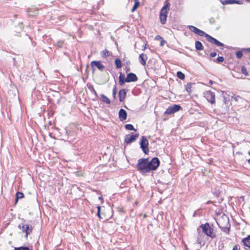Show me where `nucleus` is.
<instances>
[{"label": "nucleus", "mask_w": 250, "mask_h": 250, "mask_svg": "<svg viewBox=\"0 0 250 250\" xmlns=\"http://www.w3.org/2000/svg\"><path fill=\"white\" fill-rule=\"evenodd\" d=\"M205 37H206L208 41L212 43L215 44L218 46H223L224 45L223 43L219 42L216 39L213 38L208 34H206Z\"/></svg>", "instance_id": "nucleus-12"}, {"label": "nucleus", "mask_w": 250, "mask_h": 250, "mask_svg": "<svg viewBox=\"0 0 250 250\" xmlns=\"http://www.w3.org/2000/svg\"><path fill=\"white\" fill-rule=\"evenodd\" d=\"M240 250V248L239 247V246L237 245H235L232 249V250Z\"/></svg>", "instance_id": "nucleus-42"}, {"label": "nucleus", "mask_w": 250, "mask_h": 250, "mask_svg": "<svg viewBox=\"0 0 250 250\" xmlns=\"http://www.w3.org/2000/svg\"><path fill=\"white\" fill-rule=\"evenodd\" d=\"M248 50L250 52V47L248 49Z\"/></svg>", "instance_id": "nucleus-50"}, {"label": "nucleus", "mask_w": 250, "mask_h": 250, "mask_svg": "<svg viewBox=\"0 0 250 250\" xmlns=\"http://www.w3.org/2000/svg\"><path fill=\"white\" fill-rule=\"evenodd\" d=\"M18 227L23 232L25 233L26 237H27L28 235L32 232V227L29 225L21 223L19 225Z\"/></svg>", "instance_id": "nucleus-5"}, {"label": "nucleus", "mask_w": 250, "mask_h": 250, "mask_svg": "<svg viewBox=\"0 0 250 250\" xmlns=\"http://www.w3.org/2000/svg\"><path fill=\"white\" fill-rule=\"evenodd\" d=\"M115 64L117 68H121L122 67V62L119 58H117L115 60Z\"/></svg>", "instance_id": "nucleus-24"}, {"label": "nucleus", "mask_w": 250, "mask_h": 250, "mask_svg": "<svg viewBox=\"0 0 250 250\" xmlns=\"http://www.w3.org/2000/svg\"><path fill=\"white\" fill-rule=\"evenodd\" d=\"M167 17L164 15L163 14L160 13L159 19L160 22L162 24H166L167 20Z\"/></svg>", "instance_id": "nucleus-20"}, {"label": "nucleus", "mask_w": 250, "mask_h": 250, "mask_svg": "<svg viewBox=\"0 0 250 250\" xmlns=\"http://www.w3.org/2000/svg\"><path fill=\"white\" fill-rule=\"evenodd\" d=\"M101 55L103 58H107L110 56V53L108 50L104 49L101 52Z\"/></svg>", "instance_id": "nucleus-21"}, {"label": "nucleus", "mask_w": 250, "mask_h": 250, "mask_svg": "<svg viewBox=\"0 0 250 250\" xmlns=\"http://www.w3.org/2000/svg\"><path fill=\"white\" fill-rule=\"evenodd\" d=\"M126 78L125 79V76L121 73L119 77V83L120 85H123L126 82Z\"/></svg>", "instance_id": "nucleus-18"}, {"label": "nucleus", "mask_w": 250, "mask_h": 250, "mask_svg": "<svg viewBox=\"0 0 250 250\" xmlns=\"http://www.w3.org/2000/svg\"><path fill=\"white\" fill-rule=\"evenodd\" d=\"M135 205H138V202H137V201H136V202H135Z\"/></svg>", "instance_id": "nucleus-49"}, {"label": "nucleus", "mask_w": 250, "mask_h": 250, "mask_svg": "<svg viewBox=\"0 0 250 250\" xmlns=\"http://www.w3.org/2000/svg\"><path fill=\"white\" fill-rule=\"evenodd\" d=\"M241 72L245 75L246 76L249 75V73L247 70L246 68L244 66L241 67Z\"/></svg>", "instance_id": "nucleus-31"}, {"label": "nucleus", "mask_w": 250, "mask_h": 250, "mask_svg": "<svg viewBox=\"0 0 250 250\" xmlns=\"http://www.w3.org/2000/svg\"><path fill=\"white\" fill-rule=\"evenodd\" d=\"M203 232L205 234L211 238H214L216 237V234L214 232L213 229L212 228L208 223L202 224L200 226Z\"/></svg>", "instance_id": "nucleus-2"}, {"label": "nucleus", "mask_w": 250, "mask_h": 250, "mask_svg": "<svg viewBox=\"0 0 250 250\" xmlns=\"http://www.w3.org/2000/svg\"><path fill=\"white\" fill-rule=\"evenodd\" d=\"M140 5L139 1H135L134 4L131 9V12H134Z\"/></svg>", "instance_id": "nucleus-26"}, {"label": "nucleus", "mask_w": 250, "mask_h": 250, "mask_svg": "<svg viewBox=\"0 0 250 250\" xmlns=\"http://www.w3.org/2000/svg\"><path fill=\"white\" fill-rule=\"evenodd\" d=\"M61 44H62V42H58V47H60V48L61 47Z\"/></svg>", "instance_id": "nucleus-46"}, {"label": "nucleus", "mask_w": 250, "mask_h": 250, "mask_svg": "<svg viewBox=\"0 0 250 250\" xmlns=\"http://www.w3.org/2000/svg\"><path fill=\"white\" fill-rule=\"evenodd\" d=\"M125 128L127 130H129L136 131V129L134 128L133 125H132L131 124H126L125 125Z\"/></svg>", "instance_id": "nucleus-29"}, {"label": "nucleus", "mask_w": 250, "mask_h": 250, "mask_svg": "<svg viewBox=\"0 0 250 250\" xmlns=\"http://www.w3.org/2000/svg\"><path fill=\"white\" fill-rule=\"evenodd\" d=\"M243 245L247 247L250 248V235L244 238L242 241Z\"/></svg>", "instance_id": "nucleus-19"}, {"label": "nucleus", "mask_w": 250, "mask_h": 250, "mask_svg": "<svg viewBox=\"0 0 250 250\" xmlns=\"http://www.w3.org/2000/svg\"><path fill=\"white\" fill-rule=\"evenodd\" d=\"M170 3L168 2V1L166 0L165 4L161 9L160 13L163 14L164 15L167 17V14L170 10Z\"/></svg>", "instance_id": "nucleus-10"}, {"label": "nucleus", "mask_w": 250, "mask_h": 250, "mask_svg": "<svg viewBox=\"0 0 250 250\" xmlns=\"http://www.w3.org/2000/svg\"><path fill=\"white\" fill-rule=\"evenodd\" d=\"M220 2L224 5L232 4H240V1L237 0H220Z\"/></svg>", "instance_id": "nucleus-15"}, {"label": "nucleus", "mask_w": 250, "mask_h": 250, "mask_svg": "<svg viewBox=\"0 0 250 250\" xmlns=\"http://www.w3.org/2000/svg\"><path fill=\"white\" fill-rule=\"evenodd\" d=\"M88 89H89V90L92 93H93L95 95L97 96V92L95 90L94 87L93 85H90L88 86Z\"/></svg>", "instance_id": "nucleus-32"}, {"label": "nucleus", "mask_w": 250, "mask_h": 250, "mask_svg": "<svg viewBox=\"0 0 250 250\" xmlns=\"http://www.w3.org/2000/svg\"><path fill=\"white\" fill-rule=\"evenodd\" d=\"M134 1H139L138 0H134Z\"/></svg>", "instance_id": "nucleus-53"}, {"label": "nucleus", "mask_w": 250, "mask_h": 250, "mask_svg": "<svg viewBox=\"0 0 250 250\" xmlns=\"http://www.w3.org/2000/svg\"><path fill=\"white\" fill-rule=\"evenodd\" d=\"M224 61V58L223 57L220 56L218 57L216 59V62H222Z\"/></svg>", "instance_id": "nucleus-37"}, {"label": "nucleus", "mask_w": 250, "mask_h": 250, "mask_svg": "<svg viewBox=\"0 0 250 250\" xmlns=\"http://www.w3.org/2000/svg\"><path fill=\"white\" fill-rule=\"evenodd\" d=\"M181 109H182V107L180 105L178 104H174L172 106L168 107V108H167L165 111L164 114H172L179 111Z\"/></svg>", "instance_id": "nucleus-6"}, {"label": "nucleus", "mask_w": 250, "mask_h": 250, "mask_svg": "<svg viewBox=\"0 0 250 250\" xmlns=\"http://www.w3.org/2000/svg\"><path fill=\"white\" fill-rule=\"evenodd\" d=\"M127 117V113L123 109H121L119 111V118L121 121L126 120Z\"/></svg>", "instance_id": "nucleus-14"}, {"label": "nucleus", "mask_w": 250, "mask_h": 250, "mask_svg": "<svg viewBox=\"0 0 250 250\" xmlns=\"http://www.w3.org/2000/svg\"><path fill=\"white\" fill-rule=\"evenodd\" d=\"M212 203H213V202H212V201H208V202L206 203V204H212Z\"/></svg>", "instance_id": "nucleus-45"}, {"label": "nucleus", "mask_w": 250, "mask_h": 250, "mask_svg": "<svg viewBox=\"0 0 250 250\" xmlns=\"http://www.w3.org/2000/svg\"><path fill=\"white\" fill-rule=\"evenodd\" d=\"M24 197V194L21 192H18L16 193V203L18 202L19 199L22 198Z\"/></svg>", "instance_id": "nucleus-27"}, {"label": "nucleus", "mask_w": 250, "mask_h": 250, "mask_svg": "<svg viewBox=\"0 0 250 250\" xmlns=\"http://www.w3.org/2000/svg\"><path fill=\"white\" fill-rule=\"evenodd\" d=\"M101 97L102 100V101L107 104H110V101L108 97H107L106 96H105L104 94H101Z\"/></svg>", "instance_id": "nucleus-23"}, {"label": "nucleus", "mask_w": 250, "mask_h": 250, "mask_svg": "<svg viewBox=\"0 0 250 250\" xmlns=\"http://www.w3.org/2000/svg\"><path fill=\"white\" fill-rule=\"evenodd\" d=\"M14 250H30V249L28 247H15Z\"/></svg>", "instance_id": "nucleus-30"}, {"label": "nucleus", "mask_w": 250, "mask_h": 250, "mask_svg": "<svg viewBox=\"0 0 250 250\" xmlns=\"http://www.w3.org/2000/svg\"><path fill=\"white\" fill-rule=\"evenodd\" d=\"M116 93H117V88H116V87L115 86L113 88V90H112V95H113V96L114 98H115V97L116 96Z\"/></svg>", "instance_id": "nucleus-38"}, {"label": "nucleus", "mask_w": 250, "mask_h": 250, "mask_svg": "<svg viewBox=\"0 0 250 250\" xmlns=\"http://www.w3.org/2000/svg\"><path fill=\"white\" fill-rule=\"evenodd\" d=\"M248 162L250 165V159L248 160Z\"/></svg>", "instance_id": "nucleus-48"}, {"label": "nucleus", "mask_w": 250, "mask_h": 250, "mask_svg": "<svg viewBox=\"0 0 250 250\" xmlns=\"http://www.w3.org/2000/svg\"><path fill=\"white\" fill-rule=\"evenodd\" d=\"M117 210L118 212L120 213H125V210L124 208L122 206H119L117 208Z\"/></svg>", "instance_id": "nucleus-33"}, {"label": "nucleus", "mask_w": 250, "mask_h": 250, "mask_svg": "<svg viewBox=\"0 0 250 250\" xmlns=\"http://www.w3.org/2000/svg\"><path fill=\"white\" fill-rule=\"evenodd\" d=\"M192 87V83H188L186 85V90L189 94L191 92V88Z\"/></svg>", "instance_id": "nucleus-25"}, {"label": "nucleus", "mask_w": 250, "mask_h": 250, "mask_svg": "<svg viewBox=\"0 0 250 250\" xmlns=\"http://www.w3.org/2000/svg\"><path fill=\"white\" fill-rule=\"evenodd\" d=\"M140 147L143 150V152L147 154L149 152L148 149V141L146 136H142L141 138L140 142Z\"/></svg>", "instance_id": "nucleus-4"}, {"label": "nucleus", "mask_w": 250, "mask_h": 250, "mask_svg": "<svg viewBox=\"0 0 250 250\" xmlns=\"http://www.w3.org/2000/svg\"><path fill=\"white\" fill-rule=\"evenodd\" d=\"M209 83H210V84H212V83H213V82H212V81L210 80V81H209Z\"/></svg>", "instance_id": "nucleus-47"}, {"label": "nucleus", "mask_w": 250, "mask_h": 250, "mask_svg": "<svg viewBox=\"0 0 250 250\" xmlns=\"http://www.w3.org/2000/svg\"><path fill=\"white\" fill-rule=\"evenodd\" d=\"M99 199H102V197H100L99 198Z\"/></svg>", "instance_id": "nucleus-51"}, {"label": "nucleus", "mask_w": 250, "mask_h": 250, "mask_svg": "<svg viewBox=\"0 0 250 250\" xmlns=\"http://www.w3.org/2000/svg\"><path fill=\"white\" fill-rule=\"evenodd\" d=\"M125 70L126 72H127L130 70V68H129V67H126Z\"/></svg>", "instance_id": "nucleus-44"}, {"label": "nucleus", "mask_w": 250, "mask_h": 250, "mask_svg": "<svg viewBox=\"0 0 250 250\" xmlns=\"http://www.w3.org/2000/svg\"><path fill=\"white\" fill-rule=\"evenodd\" d=\"M231 97L232 99H233L236 102H238L240 100L242 99V98L240 96L235 95L234 94L233 96H232Z\"/></svg>", "instance_id": "nucleus-34"}, {"label": "nucleus", "mask_w": 250, "mask_h": 250, "mask_svg": "<svg viewBox=\"0 0 250 250\" xmlns=\"http://www.w3.org/2000/svg\"><path fill=\"white\" fill-rule=\"evenodd\" d=\"M98 211H97V215L99 217L101 218V215H100V210H101V207L98 206L97 207Z\"/></svg>", "instance_id": "nucleus-40"}, {"label": "nucleus", "mask_w": 250, "mask_h": 250, "mask_svg": "<svg viewBox=\"0 0 250 250\" xmlns=\"http://www.w3.org/2000/svg\"><path fill=\"white\" fill-rule=\"evenodd\" d=\"M138 80V77L135 74L133 73H129L126 76V83L135 82Z\"/></svg>", "instance_id": "nucleus-13"}, {"label": "nucleus", "mask_w": 250, "mask_h": 250, "mask_svg": "<svg viewBox=\"0 0 250 250\" xmlns=\"http://www.w3.org/2000/svg\"><path fill=\"white\" fill-rule=\"evenodd\" d=\"M155 40L161 41L163 38L160 35H158L155 37Z\"/></svg>", "instance_id": "nucleus-39"}, {"label": "nucleus", "mask_w": 250, "mask_h": 250, "mask_svg": "<svg viewBox=\"0 0 250 250\" xmlns=\"http://www.w3.org/2000/svg\"><path fill=\"white\" fill-rule=\"evenodd\" d=\"M195 48L197 50H203V46L202 43L199 41H196L195 42Z\"/></svg>", "instance_id": "nucleus-22"}, {"label": "nucleus", "mask_w": 250, "mask_h": 250, "mask_svg": "<svg viewBox=\"0 0 250 250\" xmlns=\"http://www.w3.org/2000/svg\"><path fill=\"white\" fill-rule=\"evenodd\" d=\"M126 96V91L125 89H123L120 90L119 92V100L122 102L125 98Z\"/></svg>", "instance_id": "nucleus-17"}, {"label": "nucleus", "mask_w": 250, "mask_h": 250, "mask_svg": "<svg viewBox=\"0 0 250 250\" xmlns=\"http://www.w3.org/2000/svg\"><path fill=\"white\" fill-rule=\"evenodd\" d=\"M216 52H211L210 54V56L211 57L213 58L216 56Z\"/></svg>", "instance_id": "nucleus-43"}, {"label": "nucleus", "mask_w": 250, "mask_h": 250, "mask_svg": "<svg viewBox=\"0 0 250 250\" xmlns=\"http://www.w3.org/2000/svg\"><path fill=\"white\" fill-rule=\"evenodd\" d=\"M166 41L163 39L161 41L160 45L161 46H163L166 44Z\"/></svg>", "instance_id": "nucleus-41"}, {"label": "nucleus", "mask_w": 250, "mask_h": 250, "mask_svg": "<svg viewBox=\"0 0 250 250\" xmlns=\"http://www.w3.org/2000/svg\"><path fill=\"white\" fill-rule=\"evenodd\" d=\"M90 65L93 71L95 70V67L101 71H103L105 68L100 61H93L91 62Z\"/></svg>", "instance_id": "nucleus-9"}, {"label": "nucleus", "mask_w": 250, "mask_h": 250, "mask_svg": "<svg viewBox=\"0 0 250 250\" xmlns=\"http://www.w3.org/2000/svg\"><path fill=\"white\" fill-rule=\"evenodd\" d=\"M177 76L180 79L182 80H183L185 78V74L181 71H178L177 72Z\"/></svg>", "instance_id": "nucleus-28"}, {"label": "nucleus", "mask_w": 250, "mask_h": 250, "mask_svg": "<svg viewBox=\"0 0 250 250\" xmlns=\"http://www.w3.org/2000/svg\"><path fill=\"white\" fill-rule=\"evenodd\" d=\"M188 27L191 31L196 33L198 35L200 36H205L206 35V34L203 31L198 29L194 26L189 25L188 26Z\"/></svg>", "instance_id": "nucleus-11"}, {"label": "nucleus", "mask_w": 250, "mask_h": 250, "mask_svg": "<svg viewBox=\"0 0 250 250\" xmlns=\"http://www.w3.org/2000/svg\"><path fill=\"white\" fill-rule=\"evenodd\" d=\"M147 59V57L146 56V55L142 53L139 56V61L144 66L146 65V61Z\"/></svg>", "instance_id": "nucleus-16"}, {"label": "nucleus", "mask_w": 250, "mask_h": 250, "mask_svg": "<svg viewBox=\"0 0 250 250\" xmlns=\"http://www.w3.org/2000/svg\"><path fill=\"white\" fill-rule=\"evenodd\" d=\"M205 97L211 104H214L215 103V94L214 92L210 90L207 91L205 93Z\"/></svg>", "instance_id": "nucleus-7"}, {"label": "nucleus", "mask_w": 250, "mask_h": 250, "mask_svg": "<svg viewBox=\"0 0 250 250\" xmlns=\"http://www.w3.org/2000/svg\"><path fill=\"white\" fill-rule=\"evenodd\" d=\"M160 161L157 157H154L149 161L148 158H141L138 160L136 167L142 173H146L151 170H156L160 166Z\"/></svg>", "instance_id": "nucleus-1"}, {"label": "nucleus", "mask_w": 250, "mask_h": 250, "mask_svg": "<svg viewBox=\"0 0 250 250\" xmlns=\"http://www.w3.org/2000/svg\"><path fill=\"white\" fill-rule=\"evenodd\" d=\"M222 230L227 234H229V227H223L222 229Z\"/></svg>", "instance_id": "nucleus-36"}, {"label": "nucleus", "mask_w": 250, "mask_h": 250, "mask_svg": "<svg viewBox=\"0 0 250 250\" xmlns=\"http://www.w3.org/2000/svg\"><path fill=\"white\" fill-rule=\"evenodd\" d=\"M236 56L237 58H241L243 56V53L241 51H238L236 52Z\"/></svg>", "instance_id": "nucleus-35"}, {"label": "nucleus", "mask_w": 250, "mask_h": 250, "mask_svg": "<svg viewBox=\"0 0 250 250\" xmlns=\"http://www.w3.org/2000/svg\"><path fill=\"white\" fill-rule=\"evenodd\" d=\"M231 105V102L226 97L224 96L223 103L219 106L220 110L222 113L225 114L229 111Z\"/></svg>", "instance_id": "nucleus-3"}, {"label": "nucleus", "mask_w": 250, "mask_h": 250, "mask_svg": "<svg viewBox=\"0 0 250 250\" xmlns=\"http://www.w3.org/2000/svg\"><path fill=\"white\" fill-rule=\"evenodd\" d=\"M139 137V134H134L133 133L127 134L125 136V142L126 144H131L136 140Z\"/></svg>", "instance_id": "nucleus-8"}, {"label": "nucleus", "mask_w": 250, "mask_h": 250, "mask_svg": "<svg viewBox=\"0 0 250 250\" xmlns=\"http://www.w3.org/2000/svg\"><path fill=\"white\" fill-rule=\"evenodd\" d=\"M246 1L248 2H250V0H246Z\"/></svg>", "instance_id": "nucleus-52"}]
</instances>
